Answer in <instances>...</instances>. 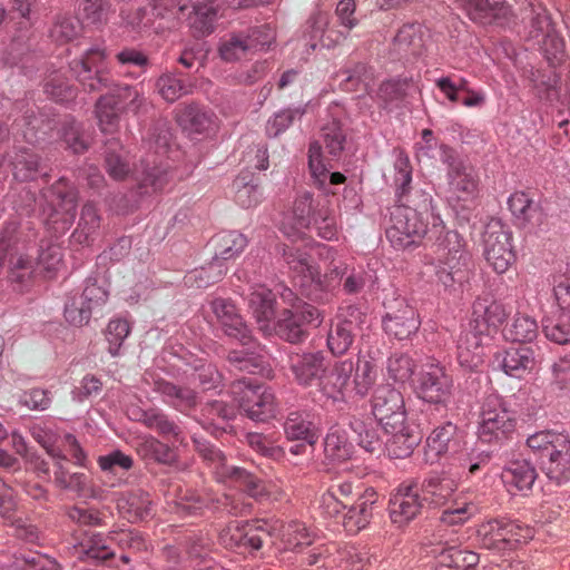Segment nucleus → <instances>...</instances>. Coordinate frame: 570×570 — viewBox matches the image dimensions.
<instances>
[{"label": "nucleus", "instance_id": "nucleus-1", "mask_svg": "<svg viewBox=\"0 0 570 570\" xmlns=\"http://www.w3.org/2000/svg\"><path fill=\"white\" fill-rule=\"evenodd\" d=\"M391 225L386 228V237L396 249H405L416 245L425 235L440 232L442 219L434 213L432 197L424 196L416 208L397 205L391 210Z\"/></svg>", "mask_w": 570, "mask_h": 570}, {"label": "nucleus", "instance_id": "nucleus-2", "mask_svg": "<svg viewBox=\"0 0 570 570\" xmlns=\"http://www.w3.org/2000/svg\"><path fill=\"white\" fill-rule=\"evenodd\" d=\"M191 442L195 452L210 470L216 482L240 489L254 499L268 494L265 482L243 466L232 464L226 454L208 440L194 435Z\"/></svg>", "mask_w": 570, "mask_h": 570}, {"label": "nucleus", "instance_id": "nucleus-3", "mask_svg": "<svg viewBox=\"0 0 570 570\" xmlns=\"http://www.w3.org/2000/svg\"><path fill=\"white\" fill-rule=\"evenodd\" d=\"M440 242L444 254L438 262L428 265V268L445 289L455 291L464 283H468L472 272L473 263L471 254L465 249V242L456 230H444L432 234Z\"/></svg>", "mask_w": 570, "mask_h": 570}, {"label": "nucleus", "instance_id": "nucleus-4", "mask_svg": "<svg viewBox=\"0 0 570 570\" xmlns=\"http://www.w3.org/2000/svg\"><path fill=\"white\" fill-rule=\"evenodd\" d=\"M525 444L551 483L561 487L570 482L569 435L544 430L529 435Z\"/></svg>", "mask_w": 570, "mask_h": 570}, {"label": "nucleus", "instance_id": "nucleus-5", "mask_svg": "<svg viewBox=\"0 0 570 570\" xmlns=\"http://www.w3.org/2000/svg\"><path fill=\"white\" fill-rule=\"evenodd\" d=\"M524 40L538 45L548 63L556 68L566 57V43L556 30L548 9L537 0L527 1L522 7Z\"/></svg>", "mask_w": 570, "mask_h": 570}, {"label": "nucleus", "instance_id": "nucleus-6", "mask_svg": "<svg viewBox=\"0 0 570 570\" xmlns=\"http://www.w3.org/2000/svg\"><path fill=\"white\" fill-rule=\"evenodd\" d=\"M515 426V417L500 396L491 394L484 399L476 432L479 442L501 448L512 440Z\"/></svg>", "mask_w": 570, "mask_h": 570}, {"label": "nucleus", "instance_id": "nucleus-7", "mask_svg": "<svg viewBox=\"0 0 570 570\" xmlns=\"http://www.w3.org/2000/svg\"><path fill=\"white\" fill-rule=\"evenodd\" d=\"M230 392L238 409L254 422L274 419L277 404L274 393L252 379H238L230 385Z\"/></svg>", "mask_w": 570, "mask_h": 570}, {"label": "nucleus", "instance_id": "nucleus-8", "mask_svg": "<svg viewBox=\"0 0 570 570\" xmlns=\"http://www.w3.org/2000/svg\"><path fill=\"white\" fill-rule=\"evenodd\" d=\"M370 281L371 275L362 267L335 266L316 281L312 279L307 298L325 304L330 302L334 289L340 285L345 294L355 295L361 293Z\"/></svg>", "mask_w": 570, "mask_h": 570}, {"label": "nucleus", "instance_id": "nucleus-9", "mask_svg": "<svg viewBox=\"0 0 570 570\" xmlns=\"http://www.w3.org/2000/svg\"><path fill=\"white\" fill-rule=\"evenodd\" d=\"M419 399L435 406L448 407L453 396V379L445 366L434 358L421 365L414 379Z\"/></svg>", "mask_w": 570, "mask_h": 570}, {"label": "nucleus", "instance_id": "nucleus-10", "mask_svg": "<svg viewBox=\"0 0 570 570\" xmlns=\"http://www.w3.org/2000/svg\"><path fill=\"white\" fill-rule=\"evenodd\" d=\"M534 531L531 527L517 521L490 520L478 529L481 548L504 552L513 550L519 543L532 539Z\"/></svg>", "mask_w": 570, "mask_h": 570}, {"label": "nucleus", "instance_id": "nucleus-11", "mask_svg": "<svg viewBox=\"0 0 570 570\" xmlns=\"http://www.w3.org/2000/svg\"><path fill=\"white\" fill-rule=\"evenodd\" d=\"M450 200L470 202L478 195L479 177L474 167L459 153L444 165Z\"/></svg>", "mask_w": 570, "mask_h": 570}, {"label": "nucleus", "instance_id": "nucleus-12", "mask_svg": "<svg viewBox=\"0 0 570 570\" xmlns=\"http://www.w3.org/2000/svg\"><path fill=\"white\" fill-rule=\"evenodd\" d=\"M372 413L384 431L400 428L406 421L402 393L390 384L379 385L372 396Z\"/></svg>", "mask_w": 570, "mask_h": 570}, {"label": "nucleus", "instance_id": "nucleus-13", "mask_svg": "<svg viewBox=\"0 0 570 570\" xmlns=\"http://www.w3.org/2000/svg\"><path fill=\"white\" fill-rule=\"evenodd\" d=\"M263 521H245L229 524L220 532V543L229 550L238 552H255L263 547V542L271 538V532Z\"/></svg>", "mask_w": 570, "mask_h": 570}, {"label": "nucleus", "instance_id": "nucleus-14", "mask_svg": "<svg viewBox=\"0 0 570 570\" xmlns=\"http://www.w3.org/2000/svg\"><path fill=\"white\" fill-rule=\"evenodd\" d=\"M512 234L502 225L489 226L484 234V257L498 274L505 273L515 262Z\"/></svg>", "mask_w": 570, "mask_h": 570}, {"label": "nucleus", "instance_id": "nucleus-15", "mask_svg": "<svg viewBox=\"0 0 570 570\" xmlns=\"http://www.w3.org/2000/svg\"><path fill=\"white\" fill-rule=\"evenodd\" d=\"M288 370L299 386H320L328 370V362L323 351L292 353L288 356Z\"/></svg>", "mask_w": 570, "mask_h": 570}, {"label": "nucleus", "instance_id": "nucleus-16", "mask_svg": "<svg viewBox=\"0 0 570 570\" xmlns=\"http://www.w3.org/2000/svg\"><path fill=\"white\" fill-rule=\"evenodd\" d=\"M210 309L215 315L217 326L226 336L243 345H248L252 342V332L232 299L216 297L210 302Z\"/></svg>", "mask_w": 570, "mask_h": 570}, {"label": "nucleus", "instance_id": "nucleus-17", "mask_svg": "<svg viewBox=\"0 0 570 570\" xmlns=\"http://www.w3.org/2000/svg\"><path fill=\"white\" fill-rule=\"evenodd\" d=\"M425 504L415 484L402 483L389 501L391 521L399 527L406 525L421 513Z\"/></svg>", "mask_w": 570, "mask_h": 570}, {"label": "nucleus", "instance_id": "nucleus-18", "mask_svg": "<svg viewBox=\"0 0 570 570\" xmlns=\"http://www.w3.org/2000/svg\"><path fill=\"white\" fill-rule=\"evenodd\" d=\"M420 325L416 311L405 299L397 301V308L386 312L382 318L384 332L397 341L411 340Z\"/></svg>", "mask_w": 570, "mask_h": 570}, {"label": "nucleus", "instance_id": "nucleus-19", "mask_svg": "<svg viewBox=\"0 0 570 570\" xmlns=\"http://www.w3.org/2000/svg\"><path fill=\"white\" fill-rule=\"evenodd\" d=\"M8 159L13 178L18 181H33L39 177L45 179L49 177L41 156L32 148L14 147L8 154Z\"/></svg>", "mask_w": 570, "mask_h": 570}, {"label": "nucleus", "instance_id": "nucleus-20", "mask_svg": "<svg viewBox=\"0 0 570 570\" xmlns=\"http://www.w3.org/2000/svg\"><path fill=\"white\" fill-rule=\"evenodd\" d=\"M377 493L373 488H367L357 495L353 503H350L343 515V527L352 534H356L367 528L373 519L377 503Z\"/></svg>", "mask_w": 570, "mask_h": 570}, {"label": "nucleus", "instance_id": "nucleus-21", "mask_svg": "<svg viewBox=\"0 0 570 570\" xmlns=\"http://www.w3.org/2000/svg\"><path fill=\"white\" fill-rule=\"evenodd\" d=\"M129 417L155 431L163 439L183 441V430L165 411L158 407H135L129 412Z\"/></svg>", "mask_w": 570, "mask_h": 570}, {"label": "nucleus", "instance_id": "nucleus-22", "mask_svg": "<svg viewBox=\"0 0 570 570\" xmlns=\"http://www.w3.org/2000/svg\"><path fill=\"white\" fill-rule=\"evenodd\" d=\"M504 307L489 296L478 297L472 305V314L469 325L479 334H491L505 321Z\"/></svg>", "mask_w": 570, "mask_h": 570}, {"label": "nucleus", "instance_id": "nucleus-23", "mask_svg": "<svg viewBox=\"0 0 570 570\" xmlns=\"http://www.w3.org/2000/svg\"><path fill=\"white\" fill-rule=\"evenodd\" d=\"M416 89L412 77L396 76L385 79L376 91L379 106L387 111L401 108Z\"/></svg>", "mask_w": 570, "mask_h": 570}, {"label": "nucleus", "instance_id": "nucleus-24", "mask_svg": "<svg viewBox=\"0 0 570 570\" xmlns=\"http://www.w3.org/2000/svg\"><path fill=\"white\" fill-rule=\"evenodd\" d=\"M354 371V363L351 360L336 362L332 370H327L321 380L318 390L327 399L334 402L343 401Z\"/></svg>", "mask_w": 570, "mask_h": 570}, {"label": "nucleus", "instance_id": "nucleus-25", "mask_svg": "<svg viewBox=\"0 0 570 570\" xmlns=\"http://www.w3.org/2000/svg\"><path fill=\"white\" fill-rule=\"evenodd\" d=\"M108 533L85 531L75 544L77 557L81 561L102 563L115 558V551L108 544Z\"/></svg>", "mask_w": 570, "mask_h": 570}, {"label": "nucleus", "instance_id": "nucleus-26", "mask_svg": "<svg viewBox=\"0 0 570 570\" xmlns=\"http://www.w3.org/2000/svg\"><path fill=\"white\" fill-rule=\"evenodd\" d=\"M488 334H479L470 325L463 330L458 338V362L466 370H476L484 357L483 340Z\"/></svg>", "mask_w": 570, "mask_h": 570}, {"label": "nucleus", "instance_id": "nucleus-27", "mask_svg": "<svg viewBox=\"0 0 570 570\" xmlns=\"http://www.w3.org/2000/svg\"><path fill=\"white\" fill-rule=\"evenodd\" d=\"M488 334H479L470 325L463 330L458 338V362L466 370H476L484 357L483 340Z\"/></svg>", "mask_w": 570, "mask_h": 570}, {"label": "nucleus", "instance_id": "nucleus-28", "mask_svg": "<svg viewBox=\"0 0 570 570\" xmlns=\"http://www.w3.org/2000/svg\"><path fill=\"white\" fill-rule=\"evenodd\" d=\"M415 156L419 163L435 165L441 163L446 165L458 150L444 142L439 141L432 129L425 128L421 132V140L414 146Z\"/></svg>", "mask_w": 570, "mask_h": 570}, {"label": "nucleus", "instance_id": "nucleus-29", "mask_svg": "<svg viewBox=\"0 0 570 570\" xmlns=\"http://www.w3.org/2000/svg\"><path fill=\"white\" fill-rule=\"evenodd\" d=\"M390 429L391 431H385L391 434L386 441L389 455L393 459L409 458L422 440L420 431L416 426L407 424L406 421H403L401 426L395 430Z\"/></svg>", "mask_w": 570, "mask_h": 570}, {"label": "nucleus", "instance_id": "nucleus-30", "mask_svg": "<svg viewBox=\"0 0 570 570\" xmlns=\"http://www.w3.org/2000/svg\"><path fill=\"white\" fill-rule=\"evenodd\" d=\"M456 488L458 483L455 479L443 471L428 475L419 490L426 504L439 507L446 502Z\"/></svg>", "mask_w": 570, "mask_h": 570}, {"label": "nucleus", "instance_id": "nucleus-31", "mask_svg": "<svg viewBox=\"0 0 570 570\" xmlns=\"http://www.w3.org/2000/svg\"><path fill=\"white\" fill-rule=\"evenodd\" d=\"M283 257L291 269L297 272L301 277V294L307 297L312 279L321 277L318 271L311 264V255L303 248L293 245H284Z\"/></svg>", "mask_w": 570, "mask_h": 570}, {"label": "nucleus", "instance_id": "nucleus-32", "mask_svg": "<svg viewBox=\"0 0 570 570\" xmlns=\"http://www.w3.org/2000/svg\"><path fill=\"white\" fill-rule=\"evenodd\" d=\"M283 430L288 441H302L314 445L318 440L317 429L307 411H291L284 423Z\"/></svg>", "mask_w": 570, "mask_h": 570}, {"label": "nucleus", "instance_id": "nucleus-33", "mask_svg": "<svg viewBox=\"0 0 570 570\" xmlns=\"http://www.w3.org/2000/svg\"><path fill=\"white\" fill-rule=\"evenodd\" d=\"M495 360L507 375L520 379L525 372L533 368L534 352L524 345L511 346L497 353Z\"/></svg>", "mask_w": 570, "mask_h": 570}, {"label": "nucleus", "instance_id": "nucleus-34", "mask_svg": "<svg viewBox=\"0 0 570 570\" xmlns=\"http://www.w3.org/2000/svg\"><path fill=\"white\" fill-rule=\"evenodd\" d=\"M275 294L265 286H259L248 295V308L256 320L259 330L272 332V321L275 318Z\"/></svg>", "mask_w": 570, "mask_h": 570}, {"label": "nucleus", "instance_id": "nucleus-35", "mask_svg": "<svg viewBox=\"0 0 570 570\" xmlns=\"http://www.w3.org/2000/svg\"><path fill=\"white\" fill-rule=\"evenodd\" d=\"M236 417V409L222 400L206 402L202 409L197 421L204 429L213 432H226L228 423Z\"/></svg>", "mask_w": 570, "mask_h": 570}, {"label": "nucleus", "instance_id": "nucleus-36", "mask_svg": "<svg viewBox=\"0 0 570 570\" xmlns=\"http://www.w3.org/2000/svg\"><path fill=\"white\" fill-rule=\"evenodd\" d=\"M537 476L535 468L527 460L512 461L501 472V479L511 493L531 490Z\"/></svg>", "mask_w": 570, "mask_h": 570}, {"label": "nucleus", "instance_id": "nucleus-37", "mask_svg": "<svg viewBox=\"0 0 570 570\" xmlns=\"http://www.w3.org/2000/svg\"><path fill=\"white\" fill-rule=\"evenodd\" d=\"M193 16L190 26L196 37L208 36L214 32L218 13L220 10L219 0H193Z\"/></svg>", "mask_w": 570, "mask_h": 570}, {"label": "nucleus", "instance_id": "nucleus-38", "mask_svg": "<svg viewBox=\"0 0 570 570\" xmlns=\"http://www.w3.org/2000/svg\"><path fill=\"white\" fill-rule=\"evenodd\" d=\"M433 552L436 558V570H471L480 560L478 553L454 546L434 549Z\"/></svg>", "mask_w": 570, "mask_h": 570}, {"label": "nucleus", "instance_id": "nucleus-39", "mask_svg": "<svg viewBox=\"0 0 570 570\" xmlns=\"http://www.w3.org/2000/svg\"><path fill=\"white\" fill-rule=\"evenodd\" d=\"M186 560L194 570H206L213 564L210 540L203 534L186 535L180 542Z\"/></svg>", "mask_w": 570, "mask_h": 570}, {"label": "nucleus", "instance_id": "nucleus-40", "mask_svg": "<svg viewBox=\"0 0 570 570\" xmlns=\"http://www.w3.org/2000/svg\"><path fill=\"white\" fill-rule=\"evenodd\" d=\"M394 50L402 57H419L424 49V31L420 23L403 24L393 39Z\"/></svg>", "mask_w": 570, "mask_h": 570}, {"label": "nucleus", "instance_id": "nucleus-41", "mask_svg": "<svg viewBox=\"0 0 570 570\" xmlns=\"http://www.w3.org/2000/svg\"><path fill=\"white\" fill-rule=\"evenodd\" d=\"M459 445L458 426L450 421L436 426L426 438V453H433L436 458L455 452Z\"/></svg>", "mask_w": 570, "mask_h": 570}, {"label": "nucleus", "instance_id": "nucleus-42", "mask_svg": "<svg viewBox=\"0 0 570 570\" xmlns=\"http://www.w3.org/2000/svg\"><path fill=\"white\" fill-rule=\"evenodd\" d=\"M247 238L239 232L236 230H223L216 234L210 244L214 247L215 261L223 263L238 256L247 246Z\"/></svg>", "mask_w": 570, "mask_h": 570}, {"label": "nucleus", "instance_id": "nucleus-43", "mask_svg": "<svg viewBox=\"0 0 570 570\" xmlns=\"http://www.w3.org/2000/svg\"><path fill=\"white\" fill-rule=\"evenodd\" d=\"M469 18L480 24H492L508 12V8L497 0H459Z\"/></svg>", "mask_w": 570, "mask_h": 570}, {"label": "nucleus", "instance_id": "nucleus-44", "mask_svg": "<svg viewBox=\"0 0 570 570\" xmlns=\"http://www.w3.org/2000/svg\"><path fill=\"white\" fill-rule=\"evenodd\" d=\"M508 206L513 217L521 226L528 224L540 225L542 223V210L525 191H515L508 199Z\"/></svg>", "mask_w": 570, "mask_h": 570}, {"label": "nucleus", "instance_id": "nucleus-45", "mask_svg": "<svg viewBox=\"0 0 570 570\" xmlns=\"http://www.w3.org/2000/svg\"><path fill=\"white\" fill-rule=\"evenodd\" d=\"M49 193L65 210L61 232L68 230L75 219V208L78 198L76 187L65 177L59 178L49 188Z\"/></svg>", "mask_w": 570, "mask_h": 570}, {"label": "nucleus", "instance_id": "nucleus-46", "mask_svg": "<svg viewBox=\"0 0 570 570\" xmlns=\"http://www.w3.org/2000/svg\"><path fill=\"white\" fill-rule=\"evenodd\" d=\"M272 331L275 334L292 344L302 343L307 337V331L299 321V315L293 308H284L276 321H272Z\"/></svg>", "mask_w": 570, "mask_h": 570}, {"label": "nucleus", "instance_id": "nucleus-47", "mask_svg": "<svg viewBox=\"0 0 570 570\" xmlns=\"http://www.w3.org/2000/svg\"><path fill=\"white\" fill-rule=\"evenodd\" d=\"M335 78L341 79L340 88L342 90L353 92L373 79V71L366 62L350 59L336 71Z\"/></svg>", "mask_w": 570, "mask_h": 570}, {"label": "nucleus", "instance_id": "nucleus-48", "mask_svg": "<svg viewBox=\"0 0 570 570\" xmlns=\"http://www.w3.org/2000/svg\"><path fill=\"white\" fill-rule=\"evenodd\" d=\"M137 453L147 463L171 466L177 462L175 450L153 435L142 439L137 446Z\"/></svg>", "mask_w": 570, "mask_h": 570}, {"label": "nucleus", "instance_id": "nucleus-49", "mask_svg": "<svg viewBox=\"0 0 570 570\" xmlns=\"http://www.w3.org/2000/svg\"><path fill=\"white\" fill-rule=\"evenodd\" d=\"M151 503L149 493L138 489L120 499L118 509L129 522L136 523L151 517Z\"/></svg>", "mask_w": 570, "mask_h": 570}, {"label": "nucleus", "instance_id": "nucleus-50", "mask_svg": "<svg viewBox=\"0 0 570 570\" xmlns=\"http://www.w3.org/2000/svg\"><path fill=\"white\" fill-rule=\"evenodd\" d=\"M70 69L85 90L89 92L101 90L111 92L117 85L105 69L89 70L83 62H71Z\"/></svg>", "mask_w": 570, "mask_h": 570}, {"label": "nucleus", "instance_id": "nucleus-51", "mask_svg": "<svg viewBox=\"0 0 570 570\" xmlns=\"http://www.w3.org/2000/svg\"><path fill=\"white\" fill-rule=\"evenodd\" d=\"M354 453V445L348 440L345 430L331 428L324 440V455L333 463H342L350 460Z\"/></svg>", "mask_w": 570, "mask_h": 570}, {"label": "nucleus", "instance_id": "nucleus-52", "mask_svg": "<svg viewBox=\"0 0 570 570\" xmlns=\"http://www.w3.org/2000/svg\"><path fill=\"white\" fill-rule=\"evenodd\" d=\"M544 336L560 345L570 343V315L560 307L542 318Z\"/></svg>", "mask_w": 570, "mask_h": 570}, {"label": "nucleus", "instance_id": "nucleus-53", "mask_svg": "<svg viewBox=\"0 0 570 570\" xmlns=\"http://www.w3.org/2000/svg\"><path fill=\"white\" fill-rule=\"evenodd\" d=\"M225 264L218 263L214 258L205 266L188 272L184 277V283L190 288H207L218 283L226 274Z\"/></svg>", "mask_w": 570, "mask_h": 570}, {"label": "nucleus", "instance_id": "nucleus-54", "mask_svg": "<svg viewBox=\"0 0 570 570\" xmlns=\"http://www.w3.org/2000/svg\"><path fill=\"white\" fill-rule=\"evenodd\" d=\"M158 94L168 102H175L193 92L194 85L176 72L163 73L155 83Z\"/></svg>", "mask_w": 570, "mask_h": 570}, {"label": "nucleus", "instance_id": "nucleus-55", "mask_svg": "<svg viewBox=\"0 0 570 570\" xmlns=\"http://www.w3.org/2000/svg\"><path fill=\"white\" fill-rule=\"evenodd\" d=\"M105 168L115 180H122L130 173V166L125 157L122 146L116 138L108 139L105 142Z\"/></svg>", "mask_w": 570, "mask_h": 570}, {"label": "nucleus", "instance_id": "nucleus-56", "mask_svg": "<svg viewBox=\"0 0 570 570\" xmlns=\"http://www.w3.org/2000/svg\"><path fill=\"white\" fill-rule=\"evenodd\" d=\"M219 57L226 62H234L253 53L244 30L227 33L218 46Z\"/></svg>", "mask_w": 570, "mask_h": 570}, {"label": "nucleus", "instance_id": "nucleus-57", "mask_svg": "<svg viewBox=\"0 0 570 570\" xmlns=\"http://www.w3.org/2000/svg\"><path fill=\"white\" fill-rule=\"evenodd\" d=\"M100 215L95 204L86 203L80 213L78 226L72 237L78 244H88L100 227Z\"/></svg>", "mask_w": 570, "mask_h": 570}, {"label": "nucleus", "instance_id": "nucleus-58", "mask_svg": "<svg viewBox=\"0 0 570 570\" xmlns=\"http://www.w3.org/2000/svg\"><path fill=\"white\" fill-rule=\"evenodd\" d=\"M308 102L296 107H287L275 112L266 124V134L268 137L276 138L285 132L296 119H301L307 109Z\"/></svg>", "mask_w": 570, "mask_h": 570}, {"label": "nucleus", "instance_id": "nucleus-59", "mask_svg": "<svg viewBox=\"0 0 570 570\" xmlns=\"http://www.w3.org/2000/svg\"><path fill=\"white\" fill-rule=\"evenodd\" d=\"M214 114L198 104L187 105L179 115V122L197 134L207 131L213 124Z\"/></svg>", "mask_w": 570, "mask_h": 570}, {"label": "nucleus", "instance_id": "nucleus-60", "mask_svg": "<svg viewBox=\"0 0 570 570\" xmlns=\"http://www.w3.org/2000/svg\"><path fill=\"white\" fill-rule=\"evenodd\" d=\"M109 542L116 544L122 552L139 553L148 549L147 540L136 529H118L108 532Z\"/></svg>", "mask_w": 570, "mask_h": 570}, {"label": "nucleus", "instance_id": "nucleus-61", "mask_svg": "<svg viewBox=\"0 0 570 570\" xmlns=\"http://www.w3.org/2000/svg\"><path fill=\"white\" fill-rule=\"evenodd\" d=\"M67 148L73 154H83L89 148V139L85 135L82 125L73 118H66L59 129Z\"/></svg>", "mask_w": 570, "mask_h": 570}, {"label": "nucleus", "instance_id": "nucleus-62", "mask_svg": "<svg viewBox=\"0 0 570 570\" xmlns=\"http://www.w3.org/2000/svg\"><path fill=\"white\" fill-rule=\"evenodd\" d=\"M82 26L78 18L70 14H58L55 18L49 36L57 43L72 41L81 32Z\"/></svg>", "mask_w": 570, "mask_h": 570}, {"label": "nucleus", "instance_id": "nucleus-63", "mask_svg": "<svg viewBox=\"0 0 570 570\" xmlns=\"http://www.w3.org/2000/svg\"><path fill=\"white\" fill-rule=\"evenodd\" d=\"M112 97H99L95 105V112L99 127L104 132H114L119 124L122 110L114 102Z\"/></svg>", "mask_w": 570, "mask_h": 570}, {"label": "nucleus", "instance_id": "nucleus-64", "mask_svg": "<svg viewBox=\"0 0 570 570\" xmlns=\"http://www.w3.org/2000/svg\"><path fill=\"white\" fill-rule=\"evenodd\" d=\"M9 279L19 285V289H23L35 273L36 261L27 255L11 253L9 259Z\"/></svg>", "mask_w": 570, "mask_h": 570}]
</instances>
